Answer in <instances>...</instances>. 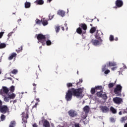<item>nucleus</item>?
Wrapping results in <instances>:
<instances>
[{
	"mask_svg": "<svg viewBox=\"0 0 127 127\" xmlns=\"http://www.w3.org/2000/svg\"><path fill=\"white\" fill-rule=\"evenodd\" d=\"M70 89L71 91V93H72L73 96L76 97V98H81V96H82V93H83V89L80 88L78 89L72 88Z\"/></svg>",
	"mask_w": 127,
	"mask_h": 127,
	"instance_id": "f257e3e1",
	"label": "nucleus"
},
{
	"mask_svg": "<svg viewBox=\"0 0 127 127\" xmlns=\"http://www.w3.org/2000/svg\"><path fill=\"white\" fill-rule=\"evenodd\" d=\"M37 39H38V42L42 43V45H44L45 44V42H46V36L42 34H39L37 35Z\"/></svg>",
	"mask_w": 127,
	"mask_h": 127,
	"instance_id": "f03ea898",
	"label": "nucleus"
},
{
	"mask_svg": "<svg viewBox=\"0 0 127 127\" xmlns=\"http://www.w3.org/2000/svg\"><path fill=\"white\" fill-rule=\"evenodd\" d=\"M122 90H123V86L121 84H117L114 89V92L117 96H121L122 95Z\"/></svg>",
	"mask_w": 127,
	"mask_h": 127,
	"instance_id": "7ed1b4c3",
	"label": "nucleus"
},
{
	"mask_svg": "<svg viewBox=\"0 0 127 127\" xmlns=\"http://www.w3.org/2000/svg\"><path fill=\"white\" fill-rule=\"evenodd\" d=\"M72 96H73V93H72V91H71V89H68L67 92L66 93L65 95V100L67 102H69L72 100Z\"/></svg>",
	"mask_w": 127,
	"mask_h": 127,
	"instance_id": "20e7f679",
	"label": "nucleus"
},
{
	"mask_svg": "<svg viewBox=\"0 0 127 127\" xmlns=\"http://www.w3.org/2000/svg\"><path fill=\"white\" fill-rule=\"evenodd\" d=\"M103 42V40H96V39H92L90 41V43L94 46H98L99 45H101L102 43Z\"/></svg>",
	"mask_w": 127,
	"mask_h": 127,
	"instance_id": "39448f33",
	"label": "nucleus"
},
{
	"mask_svg": "<svg viewBox=\"0 0 127 127\" xmlns=\"http://www.w3.org/2000/svg\"><path fill=\"white\" fill-rule=\"evenodd\" d=\"M68 114L69 117L71 118H75L78 115V113L75 110L71 109L68 112Z\"/></svg>",
	"mask_w": 127,
	"mask_h": 127,
	"instance_id": "423d86ee",
	"label": "nucleus"
},
{
	"mask_svg": "<svg viewBox=\"0 0 127 127\" xmlns=\"http://www.w3.org/2000/svg\"><path fill=\"white\" fill-rule=\"evenodd\" d=\"M113 102L117 105H121L123 103V99L121 97H115L113 98Z\"/></svg>",
	"mask_w": 127,
	"mask_h": 127,
	"instance_id": "0eeeda50",
	"label": "nucleus"
},
{
	"mask_svg": "<svg viewBox=\"0 0 127 127\" xmlns=\"http://www.w3.org/2000/svg\"><path fill=\"white\" fill-rule=\"evenodd\" d=\"M8 111V108L5 105L0 106V112L2 114H6Z\"/></svg>",
	"mask_w": 127,
	"mask_h": 127,
	"instance_id": "6e6552de",
	"label": "nucleus"
},
{
	"mask_svg": "<svg viewBox=\"0 0 127 127\" xmlns=\"http://www.w3.org/2000/svg\"><path fill=\"white\" fill-rule=\"evenodd\" d=\"M123 4H124V3L123 2V1H122L121 0H117L116 1V6H114V8H117V7H122Z\"/></svg>",
	"mask_w": 127,
	"mask_h": 127,
	"instance_id": "1a4fd4ad",
	"label": "nucleus"
},
{
	"mask_svg": "<svg viewBox=\"0 0 127 127\" xmlns=\"http://www.w3.org/2000/svg\"><path fill=\"white\" fill-rule=\"evenodd\" d=\"M101 34L103 35V32H102V31H101L97 30L95 35V38L96 39L100 40H102L100 36Z\"/></svg>",
	"mask_w": 127,
	"mask_h": 127,
	"instance_id": "9d476101",
	"label": "nucleus"
},
{
	"mask_svg": "<svg viewBox=\"0 0 127 127\" xmlns=\"http://www.w3.org/2000/svg\"><path fill=\"white\" fill-rule=\"evenodd\" d=\"M79 27H81V29H83L84 31L83 33H86V31L87 30V25L85 23H82L79 24Z\"/></svg>",
	"mask_w": 127,
	"mask_h": 127,
	"instance_id": "9b49d317",
	"label": "nucleus"
},
{
	"mask_svg": "<svg viewBox=\"0 0 127 127\" xmlns=\"http://www.w3.org/2000/svg\"><path fill=\"white\" fill-rule=\"evenodd\" d=\"M2 89H3V91L1 90L0 91V93L1 95H2L3 93H5V94H7V93L9 92V90L8 89V88H7V87L5 86L2 87Z\"/></svg>",
	"mask_w": 127,
	"mask_h": 127,
	"instance_id": "f8f14e48",
	"label": "nucleus"
},
{
	"mask_svg": "<svg viewBox=\"0 0 127 127\" xmlns=\"http://www.w3.org/2000/svg\"><path fill=\"white\" fill-rule=\"evenodd\" d=\"M100 109L103 113H108L109 112V108L107 106H100Z\"/></svg>",
	"mask_w": 127,
	"mask_h": 127,
	"instance_id": "ddd939ff",
	"label": "nucleus"
},
{
	"mask_svg": "<svg viewBox=\"0 0 127 127\" xmlns=\"http://www.w3.org/2000/svg\"><path fill=\"white\" fill-rule=\"evenodd\" d=\"M108 67H114V66H117V63L114 62H109L108 63L106 64Z\"/></svg>",
	"mask_w": 127,
	"mask_h": 127,
	"instance_id": "4468645a",
	"label": "nucleus"
},
{
	"mask_svg": "<svg viewBox=\"0 0 127 127\" xmlns=\"http://www.w3.org/2000/svg\"><path fill=\"white\" fill-rule=\"evenodd\" d=\"M83 111L85 113L86 115L89 114V112H90V107L88 106H85L83 109Z\"/></svg>",
	"mask_w": 127,
	"mask_h": 127,
	"instance_id": "2eb2a0df",
	"label": "nucleus"
},
{
	"mask_svg": "<svg viewBox=\"0 0 127 127\" xmlns=\"http://www.w3.org/2000/svg\"><path fill=\"white\" fill-rule=\"evenodd\" d=\"M43 126L45 127H50V124L48 121L45 120L43 124Z\"/></svg>",
	"mask_w": 127,
	"mask_h": 127,
	"instance_id": "dca6fc26",
	"label": "nucleus"
},
{
	"mask_svg": "<svg viewBox=\"0 0 127 127\" xmlns=\"http://www.w3.org/2000/svg\"><path fill=\"white\" fill-rule=\"evenodd\" d=\"M35 3H36L39 5H42V4L44 3V1L43 0H36L35 1Z\"/></svg>",
	"mask_w": 127,
	"mask_h": 127,
	"instance_id": "f3484780",
	"label": "nucleus"
},
{
	"mask_svg": "<svg viewBox=\"0 0 127 127\" xmlns=\"http://www.w3.org/2000/svg\"><path fill=\"white\" fill-rule=\"evenodd\" d=\"M16 53H13L11 54V56H10L8 58V60H12L14 57H16Z\"/></svg>",
	"mask_w": 127,
	"mask_h": 127,
	"instance_id": "a211bd4d",
	"label": "nucleus"
},
{
	"mask_svg": "<svg viewBox=\"0 0 127 127\" xmlns=\"http://www.w3.org/2000/svg\"><path fill=\"white\" fill-rule=\"evenodd\" d=\"M58 15H61V16H62L63 17L64 16H65V11L63 10H59L58 12Z\"/></svg>",
	"mask_w": 127,
	"mask_h": 127,
	"instance_id": "6ab92c4d",
	"label": "nucleus"
},
{
	"mask_svg": "<svg viewBox=\"0 0 127 127\" xmlns=\"http://www.w3.org/2000/svg\"><path fill=\"white\" fill-rule=\"evenodd\" d=\"M42 23L44 26H46L48 24V20H46L44 18L43 20H42Z\"/></svg>",
	"mask_w": 127,
	"mask_h": 127,
	"instance_id": "aec40b11",
	"label": "nucleus"
},
{
	"mask_svg": "<svg viewBox=\"0 0 127 127\" xmlns=\"http://www.w3.org/2000/svg\"><path fill=\"white\" fill-rule=\"evenodd\" d=\"M22 117H23V118H22V121H23L24 123H27L28 118H26V115H24V112L22 114Z\"/></svg>",
	"mask_w": 127,
	"mask_h": 127,
	"instance_id": "412c9836",
	"label": "nucleus"
},
{
	"mask_svg": "<svg viewBox=\"0 0 127 127\" xmlns=\"http://www.w3.org/2000/svg\"><path fill=\"white\" fill-rule=\"evenodd\" d=\"M76 32L78 34H82V33H83V30H82V28L79 27L76 29Z\"/></svg>",
	"mask_w": 127,
	"mask_h": 127,
	"instance_id": "4be33fe9",
	"label": "nucleus"
},
{
	"mask_svg": "<svg viewBox=\"0 0 127 127\" xmlns=\"http://www.w3.org/2000/svg\"><path fill=\"white\" fill-rule=\"evenodd\" d=\"M26 111V119H28V111H29V106H27L25 109Z\"/></svg>",
	"mask_w": 127,
	"mask_h": 127,
	"instance_id": "5701e85b",
	"label": "nucleus"
},
{
	"mask_svg": "<svg viewBox=\"0 0 127 127\" xmlns=\"http://www.w3.org/2000/svg\"><path fill=\"white\" fill-rule=\"evenodd\" d=\"M46 39L47 40V41H46V45H47V46H50V45L52 44V42H51V41H50V40H49V38H46Z\"/></svg>",
	"mask_w": 127,
	"mask_h": 127,
	"instance_id": "b1692460",
	"label": "nucleus"
},
{
	"mask_svg": "<svg viewBox=\"0 0 127 127\" xmlns=\"http://www.w3.org/2000/svg\"><path fill=\"white\" fill-rule=\"evenodd\" d=\"M31 5V4H30V2H26L25 3V8H29V7H30Z\"/></svg>",
	"mask_w": 127,
	"mask_h": 127,
	"instance_id": "393cba45",
	"label": "nucleus"
},
{
	"mask_svg": "<svg viewBox=\"0 0 127 127\" xmlns=\"http://www.w3.org/2000/svg\"><path fill=\"white\" fill-rule=\"evenodd\" d=\"M110 111L112 112V114H115L117 113V110L113 107H110Z\"/></svg>",
	"mask_w": 127,
	"mask_h": 127,
	"instance_id": "a878e982",
	"label": "nucleus"
},
{
	"mask_svg": "<svg viewBox=\"0 0 127 127\" xmlns=\"http://www.w3.org/2000/svg\"><path fill=\"white\" fill-rule=\"evenodd\" d=\"M6 47V45L5 43L0 44V49H3V48H5Z\"/></svg>",
	"mask_w": 127,
	"mask_h": 127,
	"instance_id": "bb28decb",
	"label": "nucleus"
},
{
	"mask_svg": "<svg viewBox=\"0 0 127 127\" xmlns=\"http://www.w3.org/2000/svg\"><path fill=\"white\" fill-rule=\"evenodd\" d=\"M103 90H101L100 92H98L97 93V95L99 97L101 98L102 95H103Z\"/></svg>",
	"mask_w": 127,
	"mask_h": 127,
	"instance_id": "cd10ccee",
	"label": "nucleus"
},
{
	"mask_svg": "<svg viewBox=\"0 0 127 127\" xmlns=\"http://www.w3.org/2000/svg\"><path fill=\"white\" fill-rule=\"evenodd\" d=\"M18 71L16 69H14L12 71H11V72L12 74H13L14 75H16L17 74V72Z\"/></svg>",
	"mask_w": 127,
	"mask_h": 127,
	"instance_id": "c85d7f7f",
	"label": "nucleus"
},
{
	"mask_svg": "<svg viewBox=\"0 0 127 127\" xmlns=\"http://www.w3.org/2000/svg\"><path fill=\"white\" fill-rule=\"evenodd\" d=\"M55 29L57 32V33H58V32H59V31H60V26H55Z\"/></svg>",
	"mask_w": 127,
	"mask_h": 127,
	"instance_id": "c756f323",
	"label": "nucleus"
},
{
	"mask_svg": "<svg viewBox=\"0 0 127 127\" xmlns=\"http://www.w3.org/2000/svg\"><path fill=\"white\" fill-rule=\"evenodd\" d=\"M103 100H107L108 99V96H107V94L105 93L104 94H102L101 95V97Z\"/></svg>",
	"mask_w": 127,
	"mask_h": 127,
	"instance_id": "7c9ffc66",
	"label": "nucleus"
},
{
	"mask_svg": "<svg viewBox=\"0 0 127 127\" xmlns=\"http://www.w3.org/2000/svg\"><path fill=\"white\" fill-rule=\"evenodd\" d=\"M95 31H96V27H92L90 30V33H94Z\"/></svg>",
	"mask_w": 127,
	"mask_h": 127,
	"instance_id": "2f4dec72",
	"label": "nucleus"
},
{
	"mask_svg": "<svg viewBox=\"0 0 127 127\" xmlns=\"http://www.w3.org/2000/svg\"><path fill=\"white\" fill-rule=\"evenodd\" d=\"M126 121H127V116L122 117L121 118V122H122V123H124V122H126Z\"/></svg>",
	"mask_w": 127,
	"mask_h": 127,
	"instance_id": "473e14b6",
	"label": "nucleus"
},
{
	"mask_svg": "<svg viewBox=\"0 0 127 127\" xmlns=\"http://www.w3.org/2000/svg\"><path fill=\"white\" fill-rule=\"evenodd\" d=\"M107 64H104V65L102 66V72H104V71H106L107 70Z\"/></svg>",
	"mask_w": 127,
	"mask_h": 127,
	"instance_id": "72a5a7b5",
	"label": "nucleus"
},
{
	"mask_svg": "<svg viewBox=\"0 0 127 127\" xmlns=\"http://www.w3.org/2000/svg\"><path fill=\"white\" fill-rule=\"evenodd\" d=\"M9 99H14L15 98V95L14 93H12L8 96Z\"/></svg>",
	"mask_w": 127,
	"mask_h": 127,
	"instance_id": "f704fd0d",
	"label": "nucleus"
},
{
	"mask_svg": "<svg viewBox=\"0 0 127 127\" xmlns=\"http://www.w3.org/2000/svg\"><path fill=\"white\" fill-rule=\"evenodd\" d=\"M35 22L36 24H40V23H42V20H40L39 19H36Z\"/></svg>",
	"mask_w": 127,
	"mask_h": 127,
	"instance_id": "c9c22d12",
	"label": "nucleus"
},
{
	"mask_svg": "<svg viewBox=\"0 0 127 127\" xmlns=\"http://www.w3.org/2000/svg\"><path fill=\"white\" fill-rule=\"evenodd\" d=\"M22 51V46H21L20 48H18V50H16V52L17 53H19Z\"/></svg>",
	"mask_w": 127,
	"mask_h": 127,
	"instance_id": "e433bc0d",
	"label": "nucleus"
},
{
	"mask_svg": "<svg viewBox=\"0 0 127 127\" xmlns=\"http://www.w3.org/2000/svg\"><path fill=\"white\" fill-rule=\"evenodd\" d=\"M96 88H91V94H92V95H94V94H95L96 93Z\"/></svg>",
	"mask_w": 127,
	"mask_h": 127,
	"instance_id": "4c0bfd02",
	"label": "nucleus"
},
{
	"mask_svg": "<svg viewBox=\"0 0 127 127\" xmlns=\"http://www.w3.org/2000/svg\"><path fill=\"white\" fill-rule=\"evenodd\" d=\"M103 87L102 86H97L95 87V90L97 91L98 90H102Z\"/></svg>",
	"mask_w": 127,
	"mask_h": 127,
	"instance_id": "58836bf2",
	"label": "nucleus"
},
{
	"mask_svg": "<svg viewBox=\"0 0 127 127\" xmlns=\"http://www.w3.org/2000/svg\"><path fill=\"white\" fill-rule=\"evenodd\" d=\"M115 86V83H110L108 84L109 88H113Z\"/></svg>",
	"mask_w": 127,
	"mask_h": 127,
	"instance_id": "ea45409f",
	"label": "nucleus"
},
{
	"mask_svg": "<svg viewBox=\"0 0 127 127\" xmlns=\"http://www.w3.org/2000/svg\"><path fill=\"white\" fill-rule=\"evenodd\" d=\"M0 119L2 122L4 121L5 120V116H4V115H1Z\"/></svg>",
	"mask_w": 127,
	"mask_h": 127,
	"instance_id": "a19ab883",
	"label": "nucleus"
},
{
	"mask_svg": "<svg viewBox=\"0 0 127 127\" xmlns=\"http://www.w3.org/2000/svg\"><path fill=\"white\" fill-rule=\"evenodd\" d=\"M66 86L67 88H70V87H73V84L72 83H67Z\"/></svg>",
	"mask_w": 127,
	"mask_h": 127,
	"instance_id": "79ce46f5",
	"label": "nucleus"
},
{
	"mask_svg": "<svg viewBox=\"0 0 127 127\" xmlns=\"http://www.w3.org/2000/svg\"><path fill=\"white\" fill-rule=\"evenodd\" d=\"M16 124V123H15V121H11L10 122V125L13 126V127H15Z\"/></svg>",
	"mask_w": 127,
	"mask_h": 127,
	"instance_id": "37998d69",
	"label": "nucleus"
},
{
	"mask_svg": "<svg viewBox=\"0 0 127 127\" xmlns=\"http://www.w3.org/2000/svg\"><path fill=\"white\" fill-rule=\"evenodd\" d=\"M16 124V123H15V121H11L10 122V125L13 126V127H15Z\"/></svg>",
	"mask_w": 127,
	"mask_h": 127,
	"instance_id": "c03bdc74",
	"label": "nucleus"
},
{
	"mask_svg": "<svg viewBox=\"0 0 127 127\" xmlns=\"http://www.w3.org/2000/svg\"><path fill=\"white\" fill-rule=\"evenodd\" d=\"M10 92H11L12 93L14 92V86H11L10 88Z\"/></svg>",
	"mask_w": 127,
	"mask_h": 127,
	"instance_id": "a18cd8bd",
	"label": "nucleus"
},
{
	"mask_svg": "<svg viewBox=\"0 0 127 127\" xmlns=\"http://www.w3.org/2000/svg\"><path fill=\"white\" fill-rule=\"evenodd\" d=\"M4 101L5 102H9V96L8 97H4Z\"/></svg>",
	"mask_w": 127,
	"mask_h": 127,
	"instance_id": "49530a36",
	"label": "nucleus"
},
{
	"mask_svg": "<svg viewBox=\"0 0 127 127\" xmlns=\"http://www.w3.org/2000/svg\"><path fill=\"white\" fill-rule=\"evenodd\" d=\"M53 17H54V15H52L51 14H50L49 15V18L50 20H51V19H52V18H53Z\"/></svg>",
	"mask_w": 127,
	"mask_h": 127,
	"instance_id": "de8ad7c7",
	"label": "nucleus"
},
{
	"mask_svg": "<svg viewBox=\"0 0 127 127\" xmlns=\"http://www.w3.org/2000/svg\"><path fill=\"white\" fill-rule=\"evenodd\" d=\"M109 40L110 41H114V36L111 35L109 38Z\"/></svg>",
	"mask_w": 127,
	"mask_h": 127,
	"instance_id": "09e8293b",
	"label": "nucleus"
},
{
	"mask_svg": "<svg viewBox=\"0 0 127 127\" xmlns=\"http://www.w3.org/2000/svg\"><path fill=\"white\" fill-rule=\"evenodd\" d=\"M83 82V80L80 79L79 82L76 83V85L78 86L80 83H82Z\"/></svg>",
	"mask_w": 127,
	"mask_h": 127,
	"instance_id": "8fccbe9b",
	"label": "nucleus"
},
{
	"mask_svg": "<svg viewBox=\"0 0 127 127\" xmlns=\"http://www.w3.org/2000/svg\"><path fill=\"white\" fill-rule=\"evenodd\" d=\"M74 127H80V124L79 123H74Z\"/></svg>",
	"mask_w": 127,
	"mask_h": 127,
	"instance_id": "3c124183",
	"label": "nucleus"
},
{
	"mask_svg": "<svg viewBox=\"0 0 127 127\" xmlns=\"http://www.w3.org/2000/svg\"><path fill=\"white\" fill-rule=\"evenodd\" d=\"M110 72H111V71H110L109 69H107V70H105L104 73L107 74L109 73H110Z\"/></svg>",
	"mask_w": 127,
	"mask_h": 127,
	"instance_id": "603ef678",
	"label": "nucleus"
},
{
	"mask_svg": "<svg viewBox=\"0 0 127 127\" xmlns=\"http://www.w3.org/2000/svg\"><path fill=\"white\" fill-rule=\"evenodd\" d=\"M37 105H38V103H36L32 107V109H34V108H37Z\"/></svg>",
	"mask_w": 127,
	"mask_h": 127,
	"instance_id": "864d4df0",
	"label": "nucleus"
},
{
	"mask_svg": "<svg viewBox=\"0 0 127 127\" xmlns=\"http://www.w3.org/2000/svg\"><path fill=\"white\" fill-rule=\"evenodd\" d=\"M3 32H0V38H1L2 37V35H3Z\"/></svg>",
	"mask_w": 127,
	"mask_h": 127,
	"instance_id": "5fc2aeb1",
	"label": "nucleus"
},
{
	"mask_svg": "<svg viewBox=\"0 0 127 127\" xmlns=\"http://www.w3.org/2000/svg\"><path fill=\"white\" fill-rule=\"evenodd\" d=\"M117 67H112L111 68V70H112V71H115V70H116V69H117Z\"/></svg>",
	"mask_w": 127,
	"mask_h": 127,
	"instance_id": "6e6d98bb",
	"label": "nucleus"
},
{
	"mask_svg": "<svg viewBox=\"0 0 127 127\" xmlns=\"http://www.w3.org/2000/svg\"><path fill=\"white\" fill-rule=\"evenodd\" d=\"M110 121H111V122H112L114 123V122H115V118H111L110 119Z\"/></svg>",
	"mask_w": 127,
	"mask_h": 127,
	"instance_id": "4d7b16f0",
	"label": "nucleus"
},
{
	"mask_svg": "<svg viewBox=\"0 0 127 127\" xmlns=\"http://www.w3.org/2000/svg\"><path fill=\"white\" fill-rule=\"evenodd\" d=\"M33 127H38V126H37V124H36V123H34L33 125Z\"/></svg>",
	"mask_w": 127,
	"mask_h": 127,
	"instance_id": "13d9d810",
	"label": "nucleus"
},
{
	"mask_svg": "<svg viewBox=\"0 0 127 127\" xmlns=\"http://www.w3.org/2000/svg\"><path fill=\"white\" fill-rule=\"evenodd\" d=\"M11 35H12V33H9L8 34V37H10V36H11Z\"/></svg>",
	"mask_w": 127,
	"mask_h": 127,
	"instance_id": "bf43d9fd",
	"label": "nucleus"
},
{
	"mask_svg": "<svg viewBox=\"0 0 127 127\" xmlns=\"http://www.w3.org/2000/svg\"><path fill=\"white\" fill-rule=\"evenodd\" d=\"M119 115H120V116H121V115H123V113L122 112V111L119 112Z\"/></svg>",
	"mask_w": 127,
	"mask_h": 127,
	"instance_id": "052dcab7",
	"label": "nucleus"
},
{
	"mask_svg": "<svg viewBox=\"0 0 127 127\" xmlns=\"http://www.w3.org/2000/svg\"><path fill=\"white\" fill-rule=\"evenodd\" d=\"M36 101H37V102H40L39 98H36Z\"/></svg>",
	"mask_w": 127,
	"mask_h": 127,
	"instance_id": "680f3d73",
	"label": "nucleus"
},
{
	"mask_svg": "<svg viewBox=\"0 0 127 127\" xmlns=\"http://www.w3.org/2000/svg\"><path fill=\"white\" fill-rule=\"evenodd\" d=\"M33 86L34 87H36V84H35V83H33Z\"/></svg>",
	"mask_w": 127,
	"mask_h": 127,
	"instance_id": "e2e57ef3",
	"label": "nucleus"
},
{
	"mask_svg": "<svg viewBox=\"0 0 127 127\" xmlns=\"http://www.w3.org/2000/svg\"><path fill=\"white\" fill-rule=\"evenodd\" d=\"M61 29H62V30H63V31H64V27H61Z\"/></svg>",
	"mask_w": 127,
	"mask_h": 127,
	"instance_id": "0e129e2a",
	"label": "nucleus"
},
{
	"mask_svg": "<svg viewBox=\"0 0 127 127\" xmlns=\"http://www.w3.org/2000/svg\"><path fill=\"white\" fill-rule=\"evenodd\" d=\"M124 127H127V123H126L124 125Z\"/></svg>",
	"mask_w": 127,
	"mask_h": 127,
	"instance_id": "69168bd1",
	"label": "nucleus"
},
{
	"mask_svg": "<svg viewBox=\"0 0 127 127\" xmlns=\"http://www.w3.org/2000/svg\"><path fill=\"white\" fill-rule=\"evenodd\" d=\"M0 105H2V102H1V100H0Z\"/></svg>",
	"mask_w": 127,
	"mask_h": 127,
	"instance_id": "338daca9",
	"label": "nucleus"
},
{
	"mask_svg": "<svg viewBox=\"0 0 127 127\" xmlns=\"http://www.w3.org/2000/svg\"><path fill=\"white\" fill-rule=\"evenodd\" d=\"M9 127H14V126H13L12 125H9Z\"/></svg>",
	"mask_w": 127,
	"mask_h": 127,
	"instance_id": "774afa93",
	"label": "nucleus"
}]
</instances>
